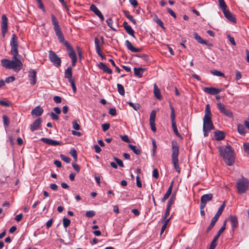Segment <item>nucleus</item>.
<instances>
[{
    "label": "nucleus",
    "instance_id": "f257e3e1",
    "mask_svg": "<svg viewBox=\"0 0 249 249\" xmlns=\"http://www.w3.org/2000/svg\"><path fill=\"white\" fill-rule=\"evenodd\" d=\"M51 19L52 24L53 25V29L56 36H57L59 42L62 43L67 48V49L69 52L68 55L71 59L72 66L74 67L75 66L77 61V56L76 53L72 47L69 44L68 42L65 40L63 34L59 25L58 21L53 14L51 15Z\"/></svg>",
    "mask_w": 249,
    "mask_h": 249
},
{
    "label": "nucleus",
    "instance_id": "f03ea898",
    "mask_svg": "<svg viewBox=\"0 0 249 249\" xmlns=\"http://www.w3.org/2000/svg\"><path fill=\"white\" fill-rule=\"evenodd\" d=\"M218 151L227 165L231 166L234 163L235 160L234 153L230 145H226L225 147L222 146H219Z\"/></svg>",
    "mask_w": 249,
    "mask_h": 249
},
{
    "label": "nucleus",
    "instance_id": "7ed1b4c3",
    "mask_svg": "<svg viewBox=\"0 0 249 249\" xmlns=\"http://www.w3.org/2000/svg\"><path fill=\"white\" fill-rule=\"evenodd\" d=\"M212 113L209 104L206 106L205 115L203 119V131L204 136H208L209 132L214 129V126L212 121Z\"/></svg>",
    "mask_w": 249,
    "mask_h": 249
},
{
    "label": "nucleus",
    "instance_id": "20e7f679",
    "mask_svg": "<svg viewBox=\"0 0 249 249\" xmlns=\"http://www.w3.org/2000/svg\"><path fill=\"white\" fill-rule=\"evenodd\" d=\"M172 161L176 171L179 174L180 168L179 166L178 156L179 154V146L177 142L175 140L172 141Z\"/></svg>",
    "mask_w": 249,
    "mask_h": 249
},
{
    "label": "nucleus",
    "instance_id": "39448f33",
    "mask_svg": "<svg viewBox=\"0 0 249 249\" xmlns=\"http://www.w3.org/2000/svg\"><path fill=\"white\" fill-rule=\"evenodd\" d=\"M249 186V180L243 177L239 178L236 183L237 191L239 194L245 193Z\"/></svg>",
    "mask_w": 249,
    "mask_h": 249
},
{
    "label": "nucleus",
    "instance_id": "423d86ee",
    "mask_svg": "<svg viewBox=\"0 0 249 249\" xmlns=\"http://www.w3.org/2000/svg\"><path fill=\"white\" fill-rule=\"evenodd\" d=\"M10 46L11 47V54L14 55V58L18 55V38L15 34L12 35V38L10 41Z\"/></svg>",
    "mask_w": 249,
    "mask_h": 249
},
{
    "label": "nucleus",
    "instance_id": "0eeeda50",
    "mask_svg": "<svg viewBox=\"0 0 249 249\" xmlns=\"http://www.w3.org/2000/svg\"><path fill=\"white\" fill-rule=\"evenodd\" d=\"M13 60H10V69H13L15 71H18L22 67V64L21 62L17 58V56L14 58V55L13 57Z\"/></svg>",
    "mask_w": 249,
    "mask_h": 249
},
{
    "label": "nucleus",
    "instance_id": "6e6552de",
    "mask_svg": "<svg viewBox=\"0 0 249 249\" xmlns=\"http://www.w3.org/2000/svg\"><path fill=\"white\" fill-rule=\"evenodd\" d=\"M49 58L50 61L56 67H59L61 65V60L60 58L52 51L49 52Z\"/></svg>",
    "mask_w": 249,
    "mask_h": 249
},
{
    "label": "nucleus",
    "instance_id": "1a4fd4ad",
    "mask_svg": "<svg viewBox=\"0 0 249 249\" xmlns=\"http://www.w3.org/2000/svg\"><path fill=\"white\" fill-rule=\"evenodd\" d=\"M212 194H208L203 195L200 198V205L202 208H205L207 202L211 201L213 198Z\"/></svg>",
    "mask_w": 249,
    "mask_h": 249
},
{
    "label": "nucleus",
    "instance_id": "9d476101",
    "mask_svg": "<svg viewBox=\"0 0 249 249\" xmlns=\"http://www.w3.org/2000/svg\"><path fill=\"white\" fill-rule=\"evenodd\" d=\"M1 20V33L3 37H4L5 34L7 32L8 29L7 18L5 15L2 16Z\"/></svg>",
    "mask_w": 249,
    "mask_h": 249
},
{
    "label": "nucleus",
    "instance_id": "9b49d317",
    "mask_svg": "<svg viewBox=\"0 0 249 249\" xmlns=\"http://www.w3.org/2000/svg\"><path fill=\"white\" fill-rule=\"evenodd\" d=\"M217 106L221 113L224 114L225 115L230 118L232 117V113L231 112L226 109L221 103H217Z\"/></svg>",
    "mask_w": 249,
    "mask_h": 249
},
{
    "label": "nucleus",
    "instance_id": "f8f14e48",
    "mask_svg": "<svg viewBox=\"0 0 249 249\" xmlns=\"http://www.w3.org/2000/svg\"><path fill=\"white\" fill-rule=\"evenodd\" d=\"M89 10L97 16L102 21L104 20V17L103 14L94 4H92L90 6Z\"/></svg>",
    "mask_w": 249,
    "mask_h": 249
},
{
    "label": "nucleus",
    "instance_id": "ddd939ff",
    "mask_svg": "<svg viewBox=\"0 0 249 249\" xmlns=\"http://www.w3.org/2000/svg\"><path fill=\"white\" fill-rule=\"evenodd\" d=\"M89 10L97 16L102 21L104 20V17L103 14L94 4H92L90 6Z\"/></svg>",
    "mask_w": 249,
    "mask_h": 249
},
{
    "label": "nucleus",
    "instance_id": "4468645a",
    "mask_svg": "<svg viewBox=\"0 0 249 249\" xmlns=\"http://www.w3.org/2000/svg\"><path fill=\"white\" fill-rule=\"evenodd\" d=\"M203 90L207 93L215 95L220 93L222 89L213 87H205L203 89Z\"/></svg>",
    "mask_w": 249,
    "mask_h": 249
},
{
    "label": "nucleus",
    "instance_id": "2eb2a0df",
    "mask_svg": "<svg viewBox=\"0 0 249 249\" xmlns=\"http://www.w3.org/2000/svg\"><path fill=\"white\" fill-rule=\"evenodd\" d=\"M29 77L30 78V83L32 85H35L36 84V72L35 70L31 69L29 72Z\"/></svg>",
    "mask_w": 249,
    "mask_h": 249
},
{
    "label": "nucleus",
    "instance_id": "dca6fc26",
    "mask_svg": "<svg viewBox=\"0 0 249 249\" xmlns=\"http://www.w3.org/2000/svg\"><path fill=\"white\" fill-rule=\"evenodd\" d=\"M125 46L128 50L132 53H138L141 52L142 51V49L140 48H135L132 45V43L128 40H125Z\"/></svg>",
    "mask_w": 249,
    "mask_h": 249
},
{
    "label": "nucleus",
    "instance_id": "f3484780",
    "mask_svg": "<svg viewBox=\"0 0 249 249\" xmlns=\"http://www.w3.org/2000/svg\"><path fill=\"white\" fill-rule=\"evenodd\" d=\"M40 140L44 143L50 145L56 146L61 144V142L47 138H42Z\"/></svg>",
    "mask_w": 249,
    "mask_h": 249
},
{
    "label": "nucleus",
    "instance_id": "a211bd4d",
    "mask_svg": "<svg viewBox=\"0 0 249 249\" xmlns=\"http://www.w3.org/2000/svg\"><path fill=\"white\" fill-rule=\"evenodd\" d=\"M42 120L40 118H37L30 125V130L32 132L37 130L41 125Z\"/></svg>",
    "mask_w": 249,
    "mask_h": 249
},
{
    "label": "nucleus",
    "instance_id": "6ab92c4d",
    "mask_svg": "<svg viewBox=\"0 0 249 249\" xmlns=\"http://www.w3.org/2000/svg\"><path fill=\"white\" fill-rule=\"evenodd\" d=\"M43 111V109L40 106H38L32 110L31 114L33 116L38 117L41 116Z\"/></svg>",
    "mask_w": 249,
    "mask_h": 249
},
{
    "label": "nucleus",
    "instance_id": "aec40b11",
    "mask_svg": "<svg viewBox=\"0 0 249 249\" xmlns=\"http://www.w3.org/2000/svg\"><path fill=\"white\" fill-rule=\"evenodd\" d=\"M229 220L231 222L232 230L233 231L235 230L238 224L237 217L235 215H231L229 218Z\"/></svg>",
    "mask_w": 249,
    "mask_h": 249
},
{
    "label": "nucleus",
    "instance_id": "412c9836",
    "mask_svg": "<svg viewBox=\"0 0 249 249\" xmlns=\"http://www.w3.org/2000/svg\"><path fill=\"white\" fill-rule=\"evenodd\" d=\"M221 214L219 212H216L215 215L212 218L211 222L209 225V226L208 227L207 231H210L214 226L215 223L217 221L218 219L219 218V216H220Z\"/></svg>",
    "mask_w": 249,
    "mask_h": 249
},
{
    "label": "nucleus",
    "instance_id": "4be33fe9",
    "mask_svg": "<svg viewBox=\"0 0 249 249\" xmlns=\"http://www.w3.org/2000/svg\"><path fill=\"white\" fill-rule=\"evenodd\" d=\"M223 12V14L225 17V18L230 21L232 23L236 22V19L234 15L229 10H225Z\"/></svg>",
    "mask_w": 249,
    "mask_h": 249
},
{
    "label": "nucleus",
    "instance_id": "5701e85b",
    "mask_svg": "<svg viewBox=\"0 0 249 249\" xmlns=\"http://www.w3.org/2000/svg\"><path fill=\"white\" fill-rule=\"evenodd\" d=\"M123 27L126 32L130 36H131L135 38V36L134 35V31L131 28L130 26H129L126 21H124L123 23Z\"/></svg>",
    "mask_w": 249,
    "mask_h": 249
},
{
    "label": "nucleus",
    "instance_id": "b1692460",
    "mask_svg": "<svg viewBox=\"0 0 249 249\" xmlns=\"http://www.w3.org/2000/svg\"><path fill=\"white\" fill-rule=\"evenodd\" d=\"M100 38L101 39V42L99 40V39L97 37H95L94 38V43L95 46L96 52L98 53L99 51L101 50L100 45L101 44H103L104 42V37L103 36H101Z\"/></svg>",
    "mask_w": 249,
    "mask_h": 249
},
{
    "label": "nucleus",
    "instance_id": "393cba45",
    "mask_svg": "<svg viewBox=\"0 0 249 249\" xmlns=\"http://www.w3.org/2000/svg\"><path fill=\"white\" fill-rule=\"evenodd\" d=\"M146 70L145 68H134V72L136 76L141 78L142 77L143 72Z\"/></svg>",
    "mask_w": 249,
    "mask_h": 249
},
{
    "label": "nucleus",
    "instance_id": "a878e982",
    "mask_svg": "<svg viewBox=\"0 0 249 249\" xmlns=\"http://www.w3.org/2000/svg\"><path fill=\"white\" fill-rule=\"evenodd\" d=\"M214 134L216 141L222 140L225 137V133L222 131L216 130L214 132Z\"/></svg>",
    "mask_w": 249,
    "mask_h": 249
},
{
    "label": "nucleus",
    "instance_id": "bb28decb",
    "mask_svg": "<svg viewBox=\"0 0 249 249\" xmlns=\"http://www.w3.org/2000/svg\"><path fill=\"white\" fill-rule=\"evenodd\" d=\"M98 67L102 70L104 72L108 73L111 74L112 71L108 68L104 63L100 62L98 64Z\"/></svg>",
    "mask_w": 249,
    "mask_h": 249
},
{
    "label": "nucleus",
    "instance_id": "cd10ccee",
    "mask_svg": "<svg viewBox=\"0 0 249 249\" xmlns=\"http://www.w3.org/2000/svg\"><path fill=\"white\" fill-rule=\"evenodd\" d=\"M173 182H172L171 184L170 185V186L169 187L166 193H165V194L164 195L163 198L161 199V202H164L165 201V200L169 197V196L171 195V193H172V188H173Z\"/></svg>",
    "mask_w": 249,
    "mask_h": 249
},
{
    "label": "nucleus",
    "instance_id": "c85d7f7f",
    "mask_svg": "<svg viewBox=\"0 0 249 249\" xmlns=\"http://www.w3.org/2000/svg\"><path fill=\"white\" fill-rule=\"evenodd\" d=\"M154 93L155 97L158 99H161L162 96L160 94V91L156 84L154 85Z\"/></svg>",
    "mask_w": 249,
    "mask_h": 249
},
{
    "label": "nucleus",
    "instance_id": "c756f323",
    "mask_svg": "<svg viewBox=\"0 0 249 249\" xmlns=\"http://www.w3.org/2000/svg\"><path fill=\"white\" fill-rule=\"evenodd\" d=\"M226 221H225L224 222L223 226L221 227V228L218 231L216 235L214 236V237L213 238V239H214V240H217L218 239L221 234L225 231V230L226 229Z\"/></svg>",
    "mask_w": 249,
    "mask_h": 249
},
{
    "label": "nucleus",
    "instance_id": "7c9ffc66",
    "mask_svg": "<svg viewBox=\"0 0 249 249\" xmlns=\"http://www.w3.org/2000/svg\"><path fill=\"white\" fill-rule=\"evenodd\" d=\"M128 147L133 151V152L136 155H139L141 153V151L140 148L135 145L129 144Z\"/></svg>",
    "mask_w": 249,
    "mask_h": 249
},
{
    "label": "nucleus",
    "instance_id": "2f4dec72",
    "mask_svg": "<svg viewBox=\"0 0 249 249\" xmlns=\"http://www.w3.org/2000/svg\"><path fill=\"white\" fill-rule=\"evenodd\" d=\"M65 77L66 78L69 79H72V69L71 67H69L65 71Z\"/></svg>",
    "mask_w": 249,
    "mask_h": 249
},
{
    "label": "nucleus",
    "instance_id": "473e14b6",
    "mask_svg": "<svg viewBox=\"0 0 249 249\" xmlns=\"http://www.w3.org/2000/svg\"><path fill=\"white\" fill-rule=\"evenodd\" d=\"M194 36L195 39L197 41V42L201 44H206L207 42L206 41L204 40L200 36L198 35L197 33L195 32L194 33Z\"/></svg>",
    "mask_w": 249,
    "mask_h": 249
},
{
    "label": "nucleus",
    "instance_id": "72a5a7b5",
    "mask_svg": "<svg viewBox=\"0 0 249 249\" xmlns=\"http://www.w3.org/2000/svg\"><path fill=\"white\" fill-rule=\"evenodd\" d=\"M124 13L125 15V16L130 20L132 23H133L134 24H136V20L135 18H133V17L130 15L128 11H124Z\"/></svg>",
    "mask_w": 249,
    "mask_h": 249
},
{
    "label": "nucleus",
    "instance_id": "f704fd0d",
    "mask_svg": "<svg viewBox=\"0 0 249 249\" xmlns=\"http://www.w3.org/2000/svg\"><path fill=\"white\" fill-rule=\"evenodd\" d=\"M237 131L240 134L242 135H245L246 133V129L245 126L242 124H238Z\"/></svg>",
    "mask_w": 249,
    "mask_h": 249
},
{
    "label": "nucleus",
    "instance_id": "c9c22d12",
    "mask_svg": "<svg viewBox=\"0 0 249 249\" xmlns=\"http://www.w3.org/2000/svg\"><path fill=\"white\" fill-rule=\"evenodd\" d=\"M1 65L7 69H10V60L7 59H3L1 60Z\"/></svg>",
    "mask_w": 249,
    "mask_h": 249
},
{
    "label": "nucleus",
    "instance_id": "e433bc0d",
    "mask_svg": "<svg viewBox=\"0 0 249 249\" xmlns=\"http://www.w3.org/2000/svg\"><path fill=\"white\" fill-rule=\"evenodd\" d=\"M153 20L156 23H157L160 27H161L163 29L164 28L163 23L160 19L156 15H154L153 17Z\"/></svg>",
    "mask_w": 249,
    "mask_h": 249
},
{
    "label": "nucleus",
    "instance_id": "4c0bfd02",
    "mask_svg": "<svg viewBox=\"0 0 249 249\" xmlns=\"http://www.w3.org/2000/svg\"><path fill=\"white\" fill-rule=\"evenodd\" d=\"M170 107L171 109V123H176L175 122V119H176V115H175V110L174 108V107L173 106L171 105L170 106Z\"/></svg>",
    "mask_w": 249,
    "mask_h": 249
},
{
    "label": "nucleus",
    "instance_id": "58836bf2",
    "mask_svg": "<svg viewBox=\"0 0 249 249\" xmlns=\"http://www.w3.org/2000/svg\"><path fill=\"white\" fill-rule=\"evenodd\" d=\"M219 6L222 9V11L226 10L227 5L224 0H218Z\"/></svg>",
    "mask_w": 249,
    "mask_h": 249
},
{
    "label": "nucleus",
    "instance_id": "ea45409f",
    "mask_svg": "<svg viewBox=\"0 0 249 249\" xmlns=\"http://www.w3.org/2000/svg\"><path fill=\"white\" fill-rule=\"evenodd\" d=\"M172 126L173 128V131H174V133L176 135V136H177L178 137L180 138H182V136L180 135V134L179 133V132L178 131L177 126L176 125V124L172 123Z\"/></svg>",
    "mask_w": 249,
    "mask_h": 249
},
{
    "label": "nucleus",
    "instance_id": "a19ab883",
    "mask_svg": "<svg viewBox=\"0 0 249 249\" xmlns=\"http://www.w3.org/2000/svg\"><path fill=\"white\" fill-rule=\"evenodd\" d=\"M127 103L131 107H132L134 110L136 111L140 109V105L138 103H133L131 102H128Z\"/></svg>",
    "mask_w": 249,
    "mask_h": 249
},
{
    "label": "nucleus",
    "instance_id": "79ce46f5",
    "mask_svg": "<svg viewBox=\"0 0 249 249\" xmlns=\"http://www.w3.org/2000/svg\"><path fill=\"white\" fill-rule=\"evenodd\" d=\"M117 89L118 92L121 95H124V94L125 91L124 87L120 84H118L117 85Z\"/></svg>",
    "mask_w": 249,
    "mask_h": 249
},
{
    "label": "nucleus",
    "instance_id": "37998d69",
    "mask_svg": "<svg viewBox=\"0 0 249 249\" xmlns=\"http://www.w3.org/2000/svg\"><path fill=\"white\" fill-rule=\"evenodd\" d=\"M211 73L215 76L219 77H224V74L220 71L217 70H213L211 71Z\"/></svg>",
    "mask_w": 249,
    "mask_h": 249
},
{
    "label": "nucleus",
    "instance_id": "c03bdc74",
    "mask_svg": "<svg viewBox=\"0 0 249 249\" xmlns=\"http://www.w3.org/2000/svg\"><path fill=\"white\" fill-rule=\"evenodd\" d=\"M70 154L71 156L73 158L75 161L77 160V155L76 150L74 148H72L70 150Z\"/></svg>",
    "mask_w": 249,
    "mask_h": 249
},
{
    "label": "nucleus",
    "instance_id": "a18cd8bd",
    "mask_svg": "<svg viewBox=\"0 0 249 249\" xmlns=\"http://www.w3.org/2000/svg\"><path fill=\"white\" fill-rule=\"evenodd\" d=\"M2 119L3 122V124L5 127H7L9 125L10 121L8 117H7L6 115H3L2 116Z\"/></svg>",
    "mask_w": 249,
    "mask_h": 249
},
{
    "label": "nucleus",
    "instance_id": "49530a36",
    "mask_svg": "<svg viewBox=\"0 0 249 249\" xmlns=\"http://www.w3.org/2000/svg\"><path fill=\"white\" fill-rule=\"evenodd\" d=\"M71 221L69 219L64 217L63 219V224L64 228H67L70 224Z\"/></svg>",
    "mask_w": 249,
    "mask_h": 249
},
{
    "label": "nucleus",
    "instance_id": "de8ad7c7",
    "mask_svg": "<svg viewBox=\"0 0 249 249\" xmlns=\"http://www.w3.org/2000/svg\"><path fill=\"white\" fill-rule=\"evenodd\" d=\"M106 22L109 28H110L113 31H116V29L113 27V20L112 18H108L107 19Z\"/></svg>",
    "mask_w": 249,
    "mask_h": 249
},
{
    "label": "nucleus",
    "instance_id": "09e8293b",
    "mask_svg": "<svg viewBox=\"0 0 249 249\" xmlns=\"http://www.w3.org/2000/svg\"><path fill=\"white\" fill-rule=\"evenodd\" d=\"M72 127L76 130H79L80 129V126L76 121L72 122Z\"/></svg>",
    "mask_w": 249,
    "mask_h": 249
},
{
    "label": "nucleus",
    "instance_id": "8fccbe9b",
    "mask_svg": "<svg viewBox=\"0 0 249 249\" xmlns=\"http://www.w3.org/2000/svg\"><path fill=\"white\" fill-rule=\"evenodd\" d=\"M156 118V112L155 111H152L150 115L149 122H155Z\"/></svg>",
    "mask_w": 249,
    "mask_h": 249
},
{
    "label": "nucleus",
    "instance_id": "3c124183",
    "mask_svg": "<svg viewBox=\"0 0 249 249\" xmlns=\"http://www.w3.org/2000/svg\"><path fill=\"white\" fill-rule=\"evenodd\" d=\"M60 158L63 161H64L66 163H70L71 161V159L64 155H61Z\"/></svg>",
    "mask_w": 249,
    "mask_h": 249
},
{
    "label": "nucleus",
    "instance_id": "603ef678",
    "mask_svg": "<svg viewBox=\"0 0 249 249\" xmlns=\"http://www.w3.org/2000/svg\"><path fill=\"white\" fill-rule=\"evenodd\" d=\"M175 198L172 196L171 197L169 201H168L167 208H171V206L173 205V204L174 203Z\"/></svg>",
    "mask_w": 249,
    "mask_h": 249
},
{
    "label": "nucleus",
    "instance_id": "864d4df0",
    "mask_svg": "<svg viewBox=\"0 0 249 249\" xmlns=\"http://www.w3.org/2000/svg\"><path fill=\"white\" fill-rule=\"evenodd\" d=\"M95 214V213L93 211H87L86 213V216L87 217H92Z\"/></svg>",
    "mask_w": 249,
    "mask_h": 249
},
{
    "label": "nucleus",
    "instance_id": "5fc2aeb1",
    "mask_svg": "<svg viewBox=\"0 0 249 249\" xmlns=\"http://www.w3.org/2000/svg\"><path fill=\"white\" fill-rule=\"evenodd\" d=\"M37 2L38 4V7L41 9L43 12H45V9L44 7L43 4L41 0H37Z\"/></svg>",
    "mask_w": 249,
    "mask_h": 249
},
{
    "label": "nucleus",
    "instance_id": "6e6d98bb",
    "mask_svg": "<svg viewBox=\"0 0 249 249\" xmlns=\"http://www.w3.org/2000/svg\"><path fill=\"white\" fill-rule=\"evenodd\" d=\"M114 160L116 161V164H117L120 167H124V164L122 160L120 159H118L116 157H114Z\"/></svg>",
    "mask_w": 249,
    "mask_h": 249
},
{
    "label": "nucleus",
    "instance_id": "4d7b16f0",
    "mask_svg": "<svg viewBox=\"0 0 249 249\" xmlns=\"http://www.w3.org/2000/svg\"><path fill=\"white\" fill-rule=\"evenodd\" d=\"M102 127L103 131L106 132L109 128L110 124L108 123L104 124H102Z\"/></svg>",
    "mask_w": 249,
    "mask_h": 249
},
{
    "label": "nucleus",
    "instance_id": "13d9d810",
    "mask_svg": "<svg viewBox=\"0 0 249 249\" xmlns=\"http://www.w3.org/2000/svg\"><path fill=\"white\" fill-rule=\"evenodd\" d=\"M15 80V77L14 76H9L7 77L5 80V82L7 83H9L10 82H12Z\"/></svg>",
    "mask_w": 249,
    "mask_h": 249
},
{
    "label": "nucleus",
    "instance_id": "bf43d9fd",
    "mask_svg": "<svg viewBox=\"0 0 249 249\" xmlns=\"http://www.w3.org/2000/svg\"><path fill=\"white\" fill-rule=\"evenodd\" d=\"M109 113L110 115L115 116L117 115L116 109L115 108H110L109 110Z\"/></svg>",
    "mask_w": 249,
    "mask_h": 249
},
{
    "label": "nucleus",
    "instance_id": "052dcab7",
    "mask_svg": "<svg viewBox=\"0 0 249 249\" xmlns=\"http://www.w3.org/2000/svg\"><path fill=\"white\" fill-rule=\"evenodd\" d=\"M152 176L156 178H158L159 177V172H158V170H157V169L156 168H155L153 172H152Z\"/></svg>",
    "mask_w": 249,
    "mask_h": 249
},
{
    "label": "nucleus",
    "instance_id": "680f3d73",
    "mask_svg": "<svg viewBox=\"0 0 249 249\" xmlns=\"http://www.w3.org/2000/svg\"><path fill=\"white\" fill-rule=\"evenodd\" d=\"M77 52L78 54L79 58L80 60H81L82 58L83 55H82V51L80 47L77 46L76 47Z\"/></svg>",
    "mask_w": 249,
    "mask_h": 249
},
{
    "label": "nucleus",
    "instance_id": "e2e57ef3",
    "mask_svg": "<svg viewBox=\"0 0 249 249\" xmlns=\"http://www.w3.org/2000/svg\"><path fill=\"white\" fill-rule=\"evenodd\" d=\"M53 100L56 103H60L62 101V98L61 97L58 96H55L53 97Z\"/></svg>",
    "mask_w": 249,
    "mask_h": 249
},
{
    "label": "nucleus",
    "instance_id": "0e129e2a",
    "mask_svg": "<svg viewBox=\"0 0 249 249\" xmlns=\"http://www.w3.org/2000/svg\"><path fill=\"white\" fill-rule=\"evenodd\" d=\"M242 77V75L241 72L238 71H235V79L238 81L240 80Z\"/></svg>",
    "mask_w": 249,
    "mask_h": 249
},
{
    "label": "nucleus",
    "instance_id": "69168bd1",
    "mask_svg": "<svg viewBox=\"0 0 249 249\" xmlns=\"http://www.w3.org/2000/svg\"><path fill=\"white\" fill-rule=\"evenodd\" d=\"M228 38L229 39V41L231 42V43L233 45V46H236V43H235V41L234 40V39L233 37H231V36H230V35H228Z\"/></svg>",
    "mask_w": 249,
    "mask_h": 249
},
{
    "label": "nucleus",
    "instance_id": "338daca9",
    "mask_svg": "<svg viewBox=\"0 0 249 249\" xmlns=\"http://www.w3.org/2000/svg\"><path fill=\"white\" fill-rule=\"evenodd\" d=\"M217 240H214L213 239L212 242L211 243L209 249H214L215 247L216 246V242Z\"/></svg>",
    "mask_w": 249,
    "mask_h": 249
},
{
    "label": "nucleus",
    "instance_id": "774afa93",
    "mask_svg": "<svg viewBox=\"0 0 249 249\" xmlns=\"http://www.w3.org/2000/svg\"><path fill=\"white\" fill-rule=\"evenodd\" d=\"M243 146L245 152L249 154V143H244Z\"/></svg>",
    "mask_w": 249,
    "mask_h": 249
}]
</instances>
